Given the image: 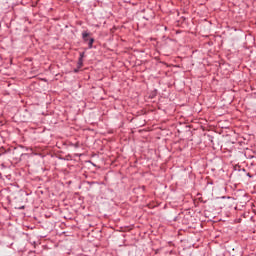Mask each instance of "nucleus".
I'll list each match as a JSON object with an SVG mask.
<instances>
[{
	"label": "nucleus",
	"mask_w": 256,
	"mask_h": 256,
	"mask_svg": "<svg viewBox=\"0 0 256 256\" xmlns=\"http://www.w3.org/2000/svg\"><path fill=\"white\" fill-rule=\"evenodd\" d=\"M95 42V39H93V38H90L89 40H88V46H89V49H91L92 47H93V43Z\"/></svg>",
	"instance_id": "2"
},
{
	"label": "nucleus",
	"mask_w": 256,
	"mask_h": 256,
	"mask_svg": "<svg viewBox=\"0 0 256 256\" xmlns=\"http://www.w3.org/2000/svg\"><path fill=\"white\" fill-rule=\"evenodd\" d=\"M78 65H79V67H83V54L80 55Z\"/></svg>",
	"instance_id": "3"
},
{
	"label": "nucleus",
	"mask_w": 256,
	"mask_h": 256,
	"mask_svg": "<svg viewBox=\"0 0 256 256\" xmlns=\"http://www.w3.org/2000/svg\"><path fill=\"white\" fill-rule=\"evenodd\" d=\"M78 70H75V73H77Z\"/></svg>",
	"instance_id": "4"
},
{
	"label": "nucleus",
	"mask_w": 256,
	"mask_h": 256,
	"mask_svg": "<svg viewBox=\"0 0 256 256\" xmlns=\"http://www.w3.org/2000/svg\"><path fill=\"white\" fill-rule=\"evenodd\" d=\"M82 38H83V41L87 43V41H89V33L87 31L82 32Z\"/></svg>",
	"instance_id": "1"
}]
</instances>
